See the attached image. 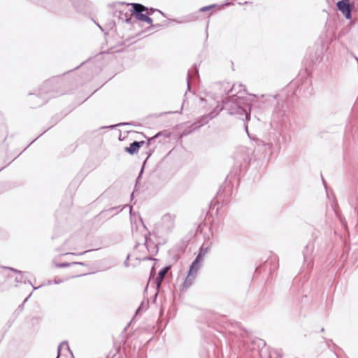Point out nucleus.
<instances>
[{
	"label": "nucleus",
	"mask_w": 358,
	"mask_h": 358,
	"mask_svg": "<svg viewBox=\"0 0 358 358\" xmlns=\"http://www.w3.org/2000/svg\"><path fill=\"white\" fill-rule=\"evenodd\" d=\"M164 25H165V24H159V23L152 24V28H159V27H163V26H164Z\"/></svg>",
	"instance_id": "c756f323"
},
{
	"label": "nucleus",
	"mask_w": 358,
	"mask_h": 358,
	"mask_svg": "<svg viewBox=\"0 0 358 358\" xmlns=\"http://www.w3.org/2000/svg\"><path fill=\"white\" fill-rule=\"evenodd\" d=\"M196 278V275L192 274L188 272L187 277L185 278L182 284V287L185 289L189 288L194 282Z\"/></svg>",
	"instance_id": "4468645a"
},
{
	"label": "nucleus",
	"mask_w": 358,
	"mask_h": 358,
	"mask_svg": "<svg viewBox=\"0 0 358 358\" xmlns=\"http://www.w3.org/2000/svg\"><path fill=\"white\" fill-rule=\"evenodd\" d=\"M199 67L196 64H194L191 71H187V90H190V79H194L195 78H199Z\"/></svg>",
	"instance_id": "f8f14e48"
},
{
	"label": "nucleus",
	"mask_w": 358,
	"mask_h": 358,
	"mask_svg": "<svg viewBox=\"0 0 358 358\" xmlns=\"http://www.w3.org/2000/svg\"><path fill=\"white\" fill-rule=\"evenodd\" d=\"M322 182H323L324 185H325V181H324V178L322 177Z\"/></svg>",
	"instance_id": "37998d69"
},
{
	"label": "nucleus",
	"mask_w": 358,
	"mask_h": 358,
	"mask_svg": "<svg viewBox=\"0 0 358 358\" xmlns=\"http://www.w3.org/2000/svg\"><path fill=\"white\" fill-rule=\"evenodd\" d=\"M162 134V132H158L157 134H156L155 135H154L151 138H147V141L145 142V144H146V147L147 148H149L151 145V142L152 141L156 139L157 138H158L159 136H161Z\"/></svg>",
	"instance_id": "4be33fe9"
},
{
	"label": "nucleus",
	"mask_w": 358,
	"mask_h": 358,
	"mask_svg": "<svg viewBox=\"0 0 358 358\" xmlns=\"http://www.w3.org/2000/svg\"><path fill=\"white\" fill-rule=\"evenodd\" d=\"M119 238H120V239H122V235H120V236H119Z\"/></svg>",
	"instance_id": "49530a36"
},
{
	"label": "nucleus",
	"mask_w": 358,
	"mask_h": 358,
	"mask_svg": "<svg viewBox=\"0 0 358 358\" xmlns=\"http://www.w3.org/2000/svg\"><path fill=\"white\" fill-rule=\"evenodd\" d=\"M95 24L97 25V27L101 30V31H103V28L98 24L96 23V22H94Z\"/></svg>",
	"instance_id": "c9c22d12"
},
{
	"label": "nucleus",
	"mask_w": 358,
	"mask_h": 358,
	"mask_svg": "<svg viewBox=\"0 0 358 358\" xmlns=\"http://www.w3.org/2000/svg\"><path fill=\"white\" fill-rule=\"evenodd\" d=\"M143 260H145V259H150V260H155V259H152L151 257H143L142 258Z\"/></svg>",
	"instance_id": "f704fd0d"
},
{
	"label": "nucleus",
	"mask_w": 358,
	"mask_h": 358,
	"mask_svg": "<svg viewBox=\"0 0 358 358\" xmlns=\"http://www.w3.org/2000/svg\"><path fill=\"white\" fill-rule=\"evenodd\" d=\"M169 269V267H164L159 271L158 278L157 279V287H159L161 285V283H162L164 278L165 277L166 274L167 273Z\"/></svg>",
	"instance_id": "a211bd4d"
},
{
	"label": "nucleus",
	"mask_w": 358,
	"mask_h": 358,
	"mask_svg": "<svg viewBox=\"0 0 358 358\" xmlns=\"http://www.w3.org/2000/svg\"><path fill=\"white\" fill-rule=\"evenodd\" d=\"M289 105L287 101H278L276 106L273 110L272 114L271 126L275 130L278 131V134H274V138L273 141L269 143H264L263 141L257 139L258 145H262L267 146L271 152H273L275 150H280L282 145L285 141V134L290 127V121L289 118Z\"/></svg>",
	"instance_id": "f257e3e1"
},
{
	"label": "nucleus",
	"mask_w": 358,
	"mask_h": 358,
	"mask_svg": "<svg viewBox=\"0 0 358 358\" xmlns=\"http://www.w3.org/2000/svg\"><path fill=\"white\" fill-rule=\"evenodd\" d=\"M69 1H72V3H73V6L75 5V3H74V1H75V0H69Z\"/></svg>",
	"instance_id": "79ce46f5"
},
{
	"label": "nucleus",
	"mask_w": 358,
	"mask_h": 358,
	"mask_svg": "<svg viewBox=\"0 0 358 358\" xmlns=\"http://www.w3.org/2000/svg\"><path fill=\"white\" fill-rule=\"evenodd\" d=\"M36 139H37V138H36V139L33 140V141H32L29 145H31V143H33L34 142H35V141H36Z\"/></svg>",
	"instance_id": "a18cd8bd"
},
{
	"label": "nucleus",
	"mask_w": 358,
	"mask_h": 358,
	"mask_svg": "<svg viewBox=\"0 0 358 358\" xmlns=\"http://www.w3.org/2000/svg\"><path fill=\"white\" fill-rule=\"evenodd\" d=\"M129 257H130V255H128L127 257V259H126V260H125V262L124 263V266H127V267L129 266L128 260L129 259Z\"/></svg>",
	"instance_id": "2f4dec72"
},
{
	"label": "nucleus",
	"mask_w": 358,
	"mask_h": 358,
	"mask_svg": "<svg viewBox=\"0 0 358 358\" xmlns=\"http://www.w3.org/2000/svg\"><path fill=\"white\" fill-rule=\"evenodd\" d=\"M217 115L218 113L216 112V110H213L208 114L201 116L192 124L191 127H192V130L198 129L206 125L210 120L215 118Z\"/></svg>",
	"instance_id": "1a4fd4ad"
},
{
	"label": "nucleus",
	"mask_w": 358,
	"mask_h": 358,
	"mask_svg": "<svg viewBox=\"0 0 358 358\" xmlns=\"http://www.w3.org/2000/svg\"><path fill=\"white\" fill-rule=\"evenodd\" d=\"M135 246H136V247L139 246V243H136Z\"/></svg>",
	"instance_id": "8fccbe9b"
},
{
	"label": "nucleus",
	"mask_w": 358,
	"mask_h": 358,
	"mask_svg": "<svg viewBox=\"0 0 358 358\" xmlns=\"http://www.w3.org/2000/svg\"><path fill=\"white\" fill-rule=\"evenodd\" d=\"M216 6H217L216 4H211L209 6H206L201 8L199 9V11L200 12H206V11L211 10L213 8L215 7Z\"/></svg>",
	"instance_id": "393cba45"
},
{
	"label": "nucleus",
	"mask_w": 358,
	"mask_h": 358,
	"mask_svg": "<svg viewBox=\"0 0 358 358\" xmlns=\"http://www.w3.org/2000/svg\"><path fill=\"white\" fill-rule=\"evenodd\" d=\"M63 347H66V349L70 351V348H69V346L68 345V343L67 342H62L58 346V349H57V358H59V356H60V352H61V349L63 348Z\"/></svg>",
	"instance_id": "5701e85b"
},
{
	"label": "nucleus",
	"mask_w": 358,
	"mask_h": 358,
	"mask_svg": "<svg viewBox=\"0 0 358 358\" xmlns=\"http://www.w3.org/2000/svg\"><path fill=\"white\" fill-rule=\"evenodd\" d=\"M208 32L206 31V39L208 38Z\"/></svg>",
	"instance_id": "09e8293b"
},
{
	"label": "nucleus",
	"mask_w": 358,
	"mask_h": 358,
	"mask_svg": "<svg viewBox=\"0 0 358 358\" xmlns=\"http://www.w3.org/2000/svg\"><path fill=\"white\" fill-rule=\"evenodd\" d=\"M2 169H3V168H2V169H0V171H1Z\"/></svg>",
	"instance_id": "3c124183"
},
{
	"label": "nucleus",
	"mask_w": 358,
	"mask_h": 358,
	"mask_svg": "<svg viewBox=\"0 0 358 358\" xmlns=\"http://www.w3.org/2000/svg\"><path fill=\"white\" fill-rule=\"evenodd\" d=\"M238 87L240 89L236 94L224 96L221 101L223 104V108L227 110L229 115H234L243 121H248L250 120L251 117V101L248 97L238 95V94H241L242 87H245V86L241 84Z\"/></svg>",
	"instance_id": "f03ea898"
},
{
	"label": "nucleus",
	"mask_w": 358,
	"mask_h": 358,
	"mask_svg": "<svg viewBox=\"0 0 358 358\" xmlns=\"http://www.w3.org/2000/svg\"><path fill=\"white\" fill-rule=\"evenodd\" d=\"M336 8L347 20H351L354 5L350 3V0L338 1L336 3Z\"/></svg>",
	"instance_id": "6e6552de"
},
{
	"label": "nucleus",
	"mask_w": 358,
	"mask_h": 358,
	"mask_svg": "<svg viewBox=\"0 0 358 358\" xmlns=\"http://www.w3.org/2000/svg\"><path fill=\"white\" fill-rule=\"evenodd\" d=\"M30 296H31V294H29V296L27 299H25L24 302H26Z\"/></svg>",
	"instance_id": "ea45409f"
},
{
	"label": "nucleus",
	"mask_w": 358,
	"mask_h": 358,
	"mask_svg": "<svg viewBox=\"0 0 358 358\" xmlns=\"http://www.w3.org/2000/svg\"><path fill=\"white\" fill-rule=\"evenodd\" d=\"M224 4H225V5H231V3H230V2H226Z\"/></svg>",
	"instance_id": "a19ab883"
},
{
	"label": "nucleus",
	"mask_w": 358,
	"mask_h": 358,
	"mask_svg": "<svg viewBox=\"0 0 358 358\" xmlns=\"http://www.w3.org/2000/svg\"><path fill=\"white\" fill-rule=\"evenodd\" d=\"M273 354L271 353V355H270L271 358H273Z\"/></svg>",
	"instance_id": "de8ad7c7"
},
{
	"label": "nucleus",
	"mask_w": 358,
	"mask_h": 358,
	"mask_svg": "<svg viewBox=\"0 0 358 358\" xmlns=\"http://www.w3.org/2000/svg\"><path fill=\"white\" fill-rule=\"evenodd\" d=\"M120 207H121L120 206H115V207L110 208L107 210H102L99 213V215H105V214H108V213L114 214V215H115L117 214L118 212H120L122 210L123 208H120Z\"/></svg>",
	"instance_id": "f3484780"
},
{
	"label": "nucleus",
	"mask_w": 358,
	"mask_h": 358,
	"mask_svg": "<svg viewBox=\"0 0 358 358\" xmlns=\"http://www.w3.org/2000/svg\"><path fill=\"white\" fill-rule=\"evenodd\" d=\"M145 143L144 141H134L129 144V146L124 148V151L131 155L137 154L140 148L143 146Z\"/></svg>",
	"instance_id": "9b49d317"
},
{
	"label": "nucleus",
	"mask_w": 358,
	"mask_h": 358,
	"mask_svg": "<svg viewBox=\"0 0 358 358\" xmlns=\"http://www.w3.org/2000/svg\"><path fill=\"white\" fill-rule=\"evenodd\" d=\"M123 45H124V42L123 41H121L120 42H119L117 43V45H114L113 47L110 48V50L112 51H114V52H120L122 50V48H117L118 47H122Z\"/></svg>",
	"instance_id": "b1692460"
},
{
	"label": "nucleus",
	"mask_w": 358,
	"mask_h": 358,
	"mask_svg": "<svg viewBox=\"0 0 358 358\" xmlns=\"http://www.w3.org/2000/svg\"><path fill=\"white\" fill-rule=\"evenodd\" d=\"M107 26L109 28V29H112L115 27V22L113 20V21L108 22Z\"/></svg>",
	"instance_id": "a878e982"
},
{
	"label": "nucleus",
	"mask_w": 358,
	"mask_h": 358,
	"mask_svg": "<svg viewBox=\"0 0 358 358\" xmlns=\"http://www.w3.org/2000/svg\"><path fill=\"white\" fill-rule=\"evenodd\" d=\"M127 6L131 5V8L129 10L132 16H134L136 20L144 22L150 24V27L145 29V31H148L152 29V25L153 24V20L144 11L147 10V7L139 3H127Z\"/></svg>",
	"instance_id": "423d86ee"
},
{
	"label": "nucleus",
	"mask_w": 358,
	"mask_h": 358,
	"mask_svg": "<svg viewBox=\"0 0 358 358\" xmlns=\"http://www.w3.org/2000/svg\"><path fill=\"white\" fill-rule=\"evenodd\" d=\"M69 265H70L69 263H62V264H57L56 267H58V268L68 267Z\"/></svg>",
	"instance_id": "cd10ccee"
},
{
	"label": "nucleus",
	"mask_w": 358,
	"mask_h": 358,
	"mask_svg": "<svg viewBox=\"0 0 358 358\" xmlns=\"http://www.w3.org/2000/svg\"><path fill=\"white\" fill-rule=\"evenodd\" d=\"M351 55L358 62V58L353 53H351Z\"/></svg>",
	"instance_id": "4c0bfd02"
},
{
	"label": "nucleus",
	"mask_w": 358,
	"mask_h": 358,
	"mask_svg": "<svg viewBox=\"0 0 358 358\" xmlns=\"http://www.w3.org/2000/svg\"><path fill=\"white\" fill-rule=\"evenodd\" d=\"M3 268L10 270L17 274L15 279L17 283L25 282L24 273L22 271L11 267H3Z\"/></svg>",
	"instance_id": "2eb2a0df"
},
{
	"label": "nucleus",
	"mask_w": 358,
	"mask_h": 358,
	"mask_svg": "<svg viewBox=\"0 0 358 358\" xmlns=\"http://www.w3.org/2000/svg\"><path fill=\"white\" fill-rule=\"evenodd\" d=\"M202 224H200L195 231H190L182 240L180 246H188L189 245L195 246H211L213 242L210 236L208 237L203 234Z\"/></svg>",
	"instance_id": "39448f33"
},
{
	"label": "nucleus",
	"mask_w": 358,
	"mask_h": 358,
	"mask_svg": "<svg viewBox=\"0 0 358 358\" xmlns=\"http://www.w3.org/2000/svg\"><path fill=\"white\" fill-rule=\"evenodd\" d=\"M190 132H191V131H189V133H190ZM189 134V132H188V133H185V131L183 132V135H187V134Z\"/></svg>",
	"instance_id": "c03bdc74"
},
{
	"label": "nucleus",
	"mask_w": 358,
	"mask_h": 358,
	"mask_svg": "<svg viewBox=\"0 0 358 358\" xmlns=\"http://www.w3.org/2000/svg\"><path fill=\"white\" fill-rule=\"evenodd\" d=\"M129 213H130L131 215H132V208L131 207H130V209H129Z\"/></svg>",
	"instance_id": "58836bf2"
},
{
	"label": "nucleus",
	"mask_w": 358,
	"mask_h": 358,
	"mask_svg": "<svg viewBox=\"0 0 358 358\" xmlns=\"http://www.w3.org/2000/svg\"><path fill=\"white\" fill-rule=\"evenodd\" d=\"M101 217H105V218H110V217H112L113 216H114V214H111V213H108V214H105V215H100Z\"/></svg>",
	"instance_id": "7c9ffc66"
},
{
	"label": "nucleus",
	"mask_w": 358,
	"mask_h": 358,
	"mask_svg": "<svg viewBox=\"0 0 358 358\" xmlns=\"http://www.w3.org/2000/svg\"><path fill=\"white\" fill-rule=\"evenodd\" d=\"M131 15H132L131 13L129 15V14H128L127 12L124 13L122 10H116L114 12V16L117 17L119 20H121L128 24L131 23V20H132Z\"/></svg>",
	"instance_id": "ddd939ff"
},
{
	"label": "nucleus",
	"mask_w": 358,
	"mask_h": 358,
	"mask_svg": "<svg viewBox=\"0 0 358 358\" xmlns=\"http://www.w3.org/2000/svg\"><path fill=\"white\" fill-rule=\"evenodd\" d=\"M152 152H153V150H151V149H149V150H148V151H147V152H145V154H146V155H147V156H146V157H145V160H144V161H143V164H142V166H141V170H140V172H139V173H138V176H137V178H136V182H138V180H139L141 179V178L142 177V175H143V172H144V169H145V166L146 162L148 161V158H149V157L152 155Z\"/></svg>",
	"instance_id": "dca6fc26"
},
{
	"label": "nucleus",
	"mask_w": 358,
	"mask_h": 358,
	"mask_svg": "<svg viewBox=\"0 0 358 358\" xmlns=\"http://www.w3.org/2000/svg\"><path fill=\"white\" fill-rule=\"evenodd\" d=\"M63 281L62 280H55L54 281H52V280H49L48 281V285H51L52 282L55 283V284H59L61 282H62Z\"/></svg>",
	"instance_id": "c85d7f7f"
},
{
	"label": "nucleus",
	"mask_w": 358,
	"mask_h": 358,
	"mask_svg": "<svg viewBox=\"0 0 358 358\" xmlns=\"http://www.w3.org/2000/svg\"><path fill=\"white\" fill-rule=\"evenodd\" d=\"M134 122H122V123H119V124H117L115 125H110V126H106V127H101L100 129H114L117 126H121V125H134Z\"/></svg>",
	"instance_id": "aec40b11"
},
{
	"label": "nucleus",
	"mask_w": 358,
	"mask_h": 358,
	"mask_svg": "<svg viewBox=\"0 0 358 358\" xmlns=\"http://www.w3.org/2000/svg\"><path fill=\"white\" fill-rule=\"evenodd\" d=\"M175 216L169 213L162 216L161 220L155 224L152 236L155 238V246H162L166 243L169 235L172 232L175 224Z\"/></svg>",
	"instance_id": "20e7f679"
},
{
	"label": "nucleus",
	"mask_w": 358,
	"mask_h": 358,
	"mask_svg": "<svg viewBox=\"0 0 358 358\" xmlns=\"http://www.w3.org/2000/svg\"><path fill=\"white\" fill-rule=\"evenodd\" d=\"M61 85L62 83L59 77H53L45 80L38 89L37 94H29L32 96L31 107L41 106L46 103L49 99L62 94L63 93L58 90Z\"/></svg>",
	"instance_id": "7ed1b4c3"
},
{
	"label": "nucleus",
	"mask_w": 358,
	"mask_h": 358,
	"mask_svg": "<svg viewBox=\"0 0 358 358\" xmlns=\"http://www.w3.org/2000/svg\"><path fill=\"white\" fill-rule=\"evenodd\" d=\"M87 251H84V252H79L78 254L75 253V252H66L64 254L62 255V256L66 257L67 259L69 260H72V264H81L80 263H78V262H76L74 261V257H76V256H78V255H82L85 253H86Z\"/></svg>",
	"instance_id": "6ab92c4d"
},
{
	"label": "nucleus",
	"mask_w": 358,
	"mask_h": 358,
	"mask_svg": "<svg viewBox=\"0 0 358 358\" xmlns=\"http://www.w3.org/2000/svg\"><path fill=\"white\" fill-rule=\"evenodd\" d=\"M208 252V248H200V252L196 257L195 259L193 261L192 264L190 265L189 271L192 274H194L196 275V273L199 268L201 266L202 262L204 259L205 255Z\"/></svg>",
	"instance_id": "0eeeda50"
},
{
	"label": "nucleus",
	"mask_w": 358,
	"mask_h": 358,
	"mask_svg": "<svg viewBox=\"0 0 358 358\" xmlns=\"http://www.w3.org/2000/svg\"><path fill=\"white\" fill-rule=\"evenodd\" d=\"M156 11L159 12L161 15L165 16L164 13L162 11H161L158 9L153 8L147 7V10H145L144 12H145V13L148 14V15H151Z\"/></svg>",
	"instance_id": "412c9836"
},
{
	"label": "nucleus",
	"mask_w": 358,
	"mask_h": 358,
	"mask_svg": "<svg viewBox=\"0 0 358 358\" xmlns=\"http://www.w3.org/2000/svg\"><path fill=\"white\" fill-rule=\"evenodd\" d=\"M59 119L58 117H53L52 118V122H54V123L55 124L57 121H59Z\"/></svg>",
	"instance_id": "473e14b6"
},
{
	"label": "nucleus",
	"mask_w": 358,
	"mask_h": 358,
	"mask_svg": "<svg viewBox=\"0 0 358 358\" xmlns=\"http://www.w3.org/2000/svg\"><path fill=\"white\" fill-rule=\"evenodd\" d=\"M144 239H145L144 245H145V246H147V244H148V237L146 236H145Z\"/></svg>",
	"instance_id": "72a5a7b5"
},
{
	"label": "nucleus",
	"mask_w": 358,
	"mask_h": 358,
	"mask_svg": "<svg viewBox=\"0 0 358 358\" xmlns=\"http://www.w3.org/2000/svg\"><path fill=\"white\" fill-rule=\"evenodd\" d=\"M246 122L247 121H244V129H245V130L248 137L252 138V137H251V136H250V133L248 131V124H247Z\"/></svg>",
	"instance_id": "bb28decb"
},
{
	"label": "nucleus",
	"mask_w": 358,
	"mask_h": 358,
	"mask_svg": "<svg viewBox=\"0 0 358 358\" xmlns=\"http://www.w3.org/2000/svg\"><path fill=\"white\" fill-rule=\"evenodd\" d=\"M336 215H338V218L340 219V220H341V222H343L341 215H339L338 213H337L336 212Z\"/></svg>",
	"instance_id": "e433bc0d"
},
{
	"label": "nucleus",
	"mask_w": 358,
	"mask_h": 358,
	"mask_svg": "<svg viewBox=\"0 0 358 358\" xmlns=\"http://www.w3.org/2000/svg\"><path fill=\"white\" fill-rule=\"evenodd\" d=\"M219 87V94L222 96L224 95H227L226 96H229V93H232L233 92H237L238 90L236 89L235 85L231 86L229 83L223 82L218 85Z\"/></svg>",
	"instance_id": "9d476101"
}]
</instances>
